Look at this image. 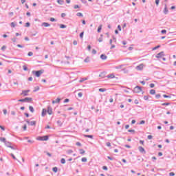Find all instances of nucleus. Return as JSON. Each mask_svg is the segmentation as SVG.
Masks as SVG:
<instances>
[{
  "instance_id": "c756f323",
  "label": "nucleus",
  "mask_w": 176,
  "mask_h": 176,
  "mask_svg": "<svg viewBox=\"0 0 176 176\" xmlns=\"http://www.w3.org/2000/svg\"><path fill=\"white\" fill-rule=\"evenodd\" d=\"M83 35H85V32H82L80 34V39H83Z\"/></svg>"
},
{
  "instance_id": "58836bf2",
  "label": "nucleus",
  "mask_w": 176,
  "mask_h": 176,
  "mask_svg": "<svg viewBox=\"0 0 176 176\" xmlns=\"http://www.w3.org/2000/svg\"><path fill=\"white\" fill-rule=\"evenodd\" d=\"M159 3H160V0H155V5L159 6Z\"/></svg>"
},
{
  "instance_id": "f8f14e48",
  "label": "nucleus",
  "mask_w": 176,
  "mask_h": 176,
  "mask_svg": "<svg viewBox=\"0 0 176 176\" xmlns=\"http://www.w3.org/2000/svg\"><path fill=\"white\" fill-rule=\"evenodd\" d=\"M46 113H47V110L46 109H43L41 116H46Z\"/></svg>"
},
{
  "instance_id": "7ed1b4c3",
  "label": "nucleus",
  "mask_w": 176,
  "mask_h": 176,
  "mask_svg": "<svg viewBox=\"0 0 176 176\" xmlns=\"http://www.w3.org/2000/svg\"><path fill=\"white\" fill-rule=\"evenodd\" d=\"M5 145H6V146H7V148H10V149H12L13 151H15V149H16V148H14V146H12V144L10 142H8V141L6 142Z\"/></svg>"
},
{
  "instance_id": "72a5a7b5",
  "label": "nucleus",
  "mask_w": 176,
  "mask_h": 176,
  "mask_svg": "<svg viewBox=\"0 0 176 176\" xmlns=\"http://www.w3.org/2000/svg\"><path fill=\"white\" fill-rule=\"evenodd\" d=\"M60 28H67V25H64V24H60Z\"/></svg>"
},
{
  "instance_id": "393cba45",
  "label": "nucleus",
  "mask_w": 176,
  "mask_h": 176,
  "mask_svg": "<svg viewBox=\"0 0 176 176\" xmlns=\"http://www.w3.org/2000/svg\"><path fill=\"white\" fill-rule=\"evenodd\" d=\"M36 140L38 141H43V136H38Z\"/></svg>"
},
{
  "instance_id": "e433bc0d",
  "label": "nucleus",
  "mask_w": 176,
  "mask_h": 176,
  "mask_svg": "<svg viewBox=\"0 0 176 176\" xmlns=\"http://www.w3.org/2000/svg\"><path fill=\"white\" fill-rule=\"evenodd\" d=\"M160 97H161L160 94L155 95V98H157V100H159V98H160Z\"/></svg>"
},
{
  "instance_id": "b1692460",
  "label": "nucleus",
  "mask_w": 176,
  "mask_h": 176,
  "mask_svg": "<svg viewBox=\"0 0 176 176\" xmlns=\"http://www.w3.org/2000/svg\"><path fill=\"white\" fill-rule=\"evenodd\" d=\"M99 91H100V93H104V91H107V89L105 88H100Z\"/></svg>"
},
{
  "instance_id": "9d476101",
  "label": "nucleus",
  "mask_w": 176,
  "mask_h": 176,
  "mask_svg": "<svg viewBox=\"0 0 176 176\" xmlns=\"http://www.w3.org/2000/svg\"><path fill=\"white\" fill-rule=\"evenodd\" d=\"M164 14H168V9L167 8V4H164Z\"/></svg>"
},
{
  "instance_id": "4be33fe9",
  "label": "nucleus",
  "mask_w": 176,
  "mask_h": 176,
  "mask_svg": "<svg viewBox=\"0 0 176 176\" xmlns=\"http://www.w3.org/2000/svg\"><path fill=\"white\" fill-rule=\"evenodd\" d=\"M150 94H151L152 96H153L154 94H156V91L155 89H151L150 91Z\"/></svg>"
},
{
  "instance_id": "680f3d73",
  "label": "nucleus",
  "mask_w": 176,
  "mask_h": 176,
  "mask_svg": "<svg viewBox=\"0 0 176 176\" xmlns=\"http://www.w3.org/2000/svg\"><path fill=\"white\" fill-rule=\"evenodd\" d=\"M3 114H4V115H6V113H8V110L3 109Z\"/></svg>"
},
{
  "instance_id": "c03bdc74",
  "label": "nucleus",
  "mask_w": 176,
  "mask_h": 176,
  "mask_svg": "<svg viewBox=\"0 0 176 176\" xmlns=\"http://www.w3.org/2000/svg\"><path fill=\"white\" fill-rule=\"evenodd\" d=\"M129 133H135V131L134 129H129L128 130Z\"/></svg>"
},
{
  "instance_id": "1a4fd4ad",
  "label": "nucleus",
  "mask_w": 176,
  "mask_h": 176,
  "mask_svg": "<svg viewBox=\"0 0 176 176\" xmlns=\"http://www.w3.org/2000/svg\"><path fill=\"white\" fill-rule=\"evenodd\" d=\"M28 93H30V89L23 90V91H22L21 95L27 96H28Z\"/></svg>"
},
{
  "instance_id": "4d7b16f0",
  "label": "nucleus",
  "mask_w": 176,
  "mask_h": 176,
  "mask_svg": "<svg viewBox=\"0 0 176 176\" xmlns=\"http://www.w3.org/2000/svg\"><path fill=\"white\" fill-rule=\"evenodd\" d=\"M92 54H97V51L96 50H92Z\"/></svg>"
},
{
  "instance_id": "4468645a",
  "label": "nucleus",
  "mask_w": 176,
  "mask_h": 176,
  "mask_svg": "<svg viewBox=\"0 0 176 176\" xmlns=\"http://www.w3.org/2000/svg\"><path fill=\"white\" fill-rule=\"evenodd\" d=\"M107 78H108L109 79H113V78H115V74H111L107 76Z\"/></svg>"
},
{
  "instance_id": "a18cd8bd",
  "label": "nucleus",
  "mask_w": 176,
  "mask_h": 176,
  "mask_svg": "<svg viewBox=\"0 0 176 176\" xmlns=\"http://www.w3.org/2000/svg\"><path fill=\"white\" fill-rule=\"evenodd\" d=\"M10 156H12V157L14 160H17V158H16V157L14 156V155L13 153L10 154Z\"/></svg>"
},
{
  "instance_id": "6e6d98bb",
  "label": "nucleus",
  "mask_w": 176,
  "mask_h": 176,
  "mask_svg": "<svg viewBox=\"0 0 176 176\" xmlns=\"http://www.w3.org/2000/svg\"><path fill=\"white\" fill-rule=\"evenodd\" d=\"M23 131H25V130H27V124H24V126H23Z\"/></svg>"
},
{
  "instance_id": "79ce46f5",
  "label": "nucleus",
  "mask_w": 176,
  "mask_h": 176,
  "mask_svg": "<svg viewBox=\"0 0 176 176\" xmlns=\"http://www.w3.org/2000/svg\"><path fill=\"white\" fill-rule=\"evenodd\" d=\"M34 53H32V52H29L28 54V56H29V57H31V56H33Z\"/></svg>"
},
{
  "instance_id": "f3484780",
  "label": "nucleus",
  "mask_w": 176,
  "mask_h": 176,
  "mask_svg": "<svg viewBox=\"0 0 176 176\" xmlns=\"http://www.w3.org/2000/svg\"><path fill=\"white\" fill-rule=\"evenodd\" d=\"M29 111H30L32 113H34V112H35V109H34V107L32 106L29 107Z\"/></svg>"
},
{
  "instance_id": "a878e982",
  "label": "nucleus",
  "mask_w": 176,
  "mask_h": 176,
  "mask_svg": "<svg viewBox=\"0 0 176 176\" xmlns=\"http://www.w3.org/2000/svg\"><path fill=\"white\" fill-rule=\"evenodd\" d=\"M36 124V121H32L30 122V126H35Z\"/></svg>"
},
{
  "instance_id": "603ef678",
  "label": "nucleus",
  "mask_w": 176,
  "mask_h": 176,
  "mask_svg": "<svg viewBox=\"0 0 176 176\" xmlns=\"http://www.w3.org/2000/svg\"><path fill=\"white\" fill-rule=\"evenodd\" d=\"M104 75H105L104 72L101 73V74L99 75L100 78H104Z\"/></svg>"
},
{
  "instance_id": "aec40b11",
  "label": "nucleus",
  "mask_w": 176,
  "mask_h": 176,
  "mask_svg": "<svg viewBox=\"0 0 176 176\" xmlns=\"http://www.w3.org/2000/svg\"><path fill=\"white\" fill-rule=\"evenodd\" d=\"M57 3H58L59 5H63L64 1L63 0H57Z\"/></svg>"
},
{
  "instance_id": "8fccbe9b",
  "label": "nucleus",
  "mask_w": 176,
  "mask_h": 176,
  "mask_svg": "<svg viewBox=\"0 0 176 176\" xmlns=\"http://www.w3.org/2000/svg\"><path fill=\"white\" fill-rule=\"evenodd\" d=\"M147 138H148V140H152V138H153V136H152L151 135H148L147 136Z\"/></svg>"
},
{
  "instance_id": "69168bd1",
  "label": "nucleus",
  "mask_w": 176,
  "mask_h": 176,
  "mask_svg": "<svg viewBox=\"0 0 176 176\" xmlns=\"http://www.w3.org/2000/svg\"><path fill=\"white\" fill-rule=\"evenodd\" d=\"M79 6H78V5H75L74 6V9H79Z\"/></svg>"
},
{
  "instance_id": "6e6552de",
  "label": "nucleus",
  "mask_w": 176,
  "mask_h": 176,
  "mask_svg": "<svg viewBox=\"0 0 176 176\" xmlns=\"http://www.w3.org/2000/svg\"><path fill=\"white\" fill-rule=\"evenodd\" d=\"M138 71H142L144 69V64H140L136 67Z\"/></svg>"
},
{
  "instance_id": "7c9ffc66",
  "label": "nucleus",
  "mask_w": 176,
  "mask_h": 176,
  "mask_svg": "<svg viewBox=\"0 0 176 176\" xmlns=\"http://www.w3.org/2000/svg\"><path fill=\"white\" fill-rule=\"evenodd\" d=\"M58 170V168L57 167H54L52 168V170L54 171V173H57Z\"/></svg>"
},
{
  "instance_id": "f257e3e1",
  "label": "nucleus",
  "mask_w": 176,
  "mask_h": 176,
  "mask_svg": "<svg viewBox=\"0 0 176 176\" xmlns=\"http://www.w3.org/2000/svg\"><path fill=\"white\" fill-rule=\"evenodd\" d=\"M32 74L33 75H35V76H36L37 78H39V76H41V75L42 74H43V70H38V71H35V70H33L32 72Z\"/></svg>"
},
{
  "instance_id": "2eb2a0df",
  "label": "nucleus",
  "mask_w": 176,
  "mask_h": 176,
  "mask_svg": "<svg viewBox=\"0 0 176 176\" xmlns=\"http://www.w3.org/2000/svg\"><path fill=\"white\" fill-rule=\"evenodd\" d=\"M100 58H101V60H107V58H108V57L107 56V55L102 54L100 55Z\"/></svg>"
},
{
  "instance_id": "bb28decb",
  "label": "nucleus",
  "mask_w": 176,
  "mask_h": 176,
  "mask_svg": "<svg viewBox=\"0 0 176 176\" xmlns=\"http://www.w3.org/2000/svg\"><path fill=\"white\" fill-rule=\"evenodd\" d=\"M81 162H82L83 163H86V162H87V158L86 157H82L81 159Z\"/></svg>"
},
{
  "instance_id": "c85d7f7f",
  "label": "nucleus",
  "mask_w": 176,
  "mask_h": 176,
  "mask_svg": "<svg viewBox=\"0 0 176 176\" xmlns=\"http://www.w3.org/2000/svg\"><path fill=\"white\" fill-rule=\"evenodd\" d=\"M76 16H78V17H83V14H82L81 12H78L76 14Z\"/></svg>"
},
{
  "instance_id": "0e129e2a",
  "label": "nucleus",
  "mask_w": 176,
  "mask_h": 176,
  "mask_svg": "<svg viewBox=\"0 0 176 176\" xmlns=\"http://www.w3.org/2000/svg\"><path fill=\"white\" fill-rule=\"evenodd\" d=\"M16 46H17V47H21V48L24 47V46H23V45H20V44L16 45Z\"/></svg>"
},
{
  "instance_id": "5701e85b",
  "label": "nucleus",
  "mask_w": 176,
  "mask_h": 176,
  "mask_svg": "<svg viewBox=\"0 0 176 176\" xmlns=\"http://www.w3.org/2000/svg\"><path fill=\"white\" fill-rule=\"evenodd\" d=\"M101 30H102V25H100L98 28V32H101Z\"/></svg>"
},
{
  "instance_id": "864d4df0",
  "label": "nucleus",
  "mask_w": 176,
  "mask_h": 176,
  "mask_svg": "<svg viewBox=\"0 0 176 176\" xmlns=\"http://www.w3.org/2000/svg\"><path fill=\"white\" fill-rule=\"evenodd\" d=\"M149 86H150V87H151V89H153V87H155V84L151 83V84L149 85Z\"/></svg>"
},
{
  "instance_id": "6ab92c4d",
  "label": "nucleus",
  "mask_w": 176,
  "mask_h": 176,
  "mask_svg": "<svg viewBox=\"0 0 176 176\" xmlns=\"http://www.w3.org/2000/svg\"><path fill=\"white\" fill-rule=\"evenodd\" d=\"M0 141H1V142H3L4 144H6V138H0Z\"/></svg>"
},
{
  "instance_id": "9b49d317",
  "label": "nucleus",
  "mask_w": 176,
  "mask_h": 176,
  "mask_svg": "<svg viewBox=\"0 0 176 176\" xmlns=\"http://www.w3.org/2000/svg\"><path fill=\"white\" fill-rule=\"evenodd\" d=\"M60 101H61V98H58L56 99V100H52V104H59Z\"/></svg>"
},
{
  "instance_id": "338daca9",
  "label": "nucleus",
  "mask_w": 176,
  "mask_h": 176,
  "mask_svg": "<svg viewBox=\"0 0 176 176\" xmlns=\"http://www.w3.org/2000/svg\"><path fill=\"white\" fill-rule=\"evenodd\" d=\"M106 145L107 146H111V142H107Z\"/></svg>"
},
{
  "instance_id": "dca6fc26",
  "label": "nucleus",
  "mask_w": 176,
  "mask_h": 176,
  "mask_svg": "<svg viewBox=\"0 0 176 176\" xmlns=\"http://www.w3.org/2000/svg\"><path fill=\"white\" fill-rule=\"evenodd\" d=\"M83 136H84L85 138H91V140H93V138H94L93 135H83Z\"/></svg>"
},
{
  "instance_id": "cd10ccee",
  "label": "nucleus",
  "mask_w": 176,
  "mask_h": 176,
  "mask_svg": "<svg viewBox=\"0 0 176 176\" xmlns=\"http://www.w3.org/2000/svg\"><path fill=\"white\" fill-rule=\"evenodd\" d=\"M23 71H28V67H27V65H25L23 66Z\"/></svg>"
},
{
  "instance_id": "bf43d9fd",
  "label": "nucleus",
  "mask_w": 176,
  "mask_h": 176,
  "mask_svg": "<svg viewBox=\"0 0 176 176\" xmlns=\"http://www.w3.org/2000/svg\"><path fill=\"white\" fill-rule=\"evenodd\" d=\"M139 124H145V120H142V121H140V122L139 123Z\"/></svg>"
},
{
  "instance_id": "a211bd4d",
  "label": "nucleus",
  "mask_w": 176,
  "mask_h": 176,
  "mask_svg": "<svg viewBox=\"0 0 176 176\" xmlns=\"http://www.w3.org/2000/svg\"><path fill=\"white\" fill-rule=\"evenodd\" d=\"M87 78H80V80H79V82L80 83H83V82H85V80H87Z\"/></svg>"
},
{
  "instance_id": "5fc2aeb1",
  "label": "nucleus",
  "mask_w": 176,
  "mask_h": 176,
  "mask_svg": "<svg viewBox=\"0 0 176 176\" xmlns=\"http://www.w3.org/2000/svg\"><path fill=\"white\" fill-rule=\"evenodd\" d=\"M102 169H103V170H105V171H107V170H108V167H107V166H104L102 167Z\"/></svg>"
},
{
  "instance_id": "412c9836",
  "label": "nucleus",
  "mask_w": 176,
  "mask_h": 176,
  "mask_svg": "<svg viewBox=\"0 0 176 176\" xmlns=\"http://www.w3.org/2000/svg\"><path fill=\"white\" fill-rule=\"evenodd\" d=\"M47 140H49V136L47 135L43 136V141H47Z\"/></svg>"
},
{
  "instance_id": "ddd939ff",
  "label": "nucleus",
  "mask_w": 176,
  "mask_h": 176,
  "mask_svg": "<svg viewBox=\"0 0 176 176\" xmlns=\"http://www.w3.org/2000/svg\"><path fill=\"white\" fill-rule=\"evenodd\" d=\"M41 27H50V24L47 22H43L41 24Z\"/></svg>"
},
{
  "instance_id": "4c0bfd02",
  "label": "nucleus",
  "mask_w": 176,
  "mask_h": 176,
  "mask_svg": "<svg viewBox=\"0 0 176 176\" xmlns=\"http://www.w3.org/2000/svg\"><path fill=\"white\" fill-rule=\"evenodd\" d=\"M148 99H149V96H144V100H145V101H148Z\"/></svg>"
},
{
  "instance_id": "c9c22d12",
  "label": "nucleus",
  "mask_w": 176,
  "mask_h": 176,
  "mask_svg": "<svg viewBox=\"0 0 176 176\" xmlns=\"http://www.w3.org/2000/svg\"><path fill=\"white\" fill-rule=\"evenodd\" d=\"M162 105L163 107H164V106H166V107H167V106L170 105V102L162 103Z\"/></svg>"
},
{
  "instance_id": "473e14b6",
  "label": "nucleus",
  "mask_w": 176,
  "mask_h": 176,
  "mask_svg": "<svg viewBox=\"0 0 176 176\" xmlns=\"http://www.w3.org/2000/svg\"><path fill=\"white\" fill-rule=\"evenodd\" d=\"M79 151H80V155H83L84 153H85V150H83V149H82V148H80V150H79Z\"/></svg>"
},
{
  "instance_id": "f704fd0d",
  "label": "nucleus",
  "mask_w": 176,
  "mask_h": 176,
  "mask_svg": "<svg viewBox=\"0 0 176 176\" xmlns=\"http://www.w3.org/2000/svg\"><path fill=\"white\" fill-rule=\"evenodd\" d=\"M160 47V45H157L152 49V50H157Z\"/></svg>"
},
{
  "instance_id": "774afa93",
  "label": "nucleus",
  "mask_w": 176,
  "mask_h": 176,
  "mask_svg": "<svg viewBox=\"0 0 176 176\" xmlns=\"http://www.w3.org/2000/svg\"><path fill=\"white\" fill-rule=\"evenodd\" d=\"M50 21H52V22H53V21H56V19H54V18H51V19H50Z\"/></svg>"
},
{
  "instance_id": "ea45409f",
  "label": "nucleus",
  "mask_w": 176,
  "mask_h": 176,
  "mask_svg": "<svg viewBox=\"0 0 176 176\" xmlns=\"http://www.w3.org/2000/svg\"><path fill=\"white\" fill-rule=\"evenodd\" d=\"M78 96L80 98H82L83 96V93L80 92V93H78Z\"/></svg>"
},
{
  "instance_id": "20e7f679",
  "label": "nucleus",
  "mask_w": 176,
  "mask_h": 176,
  "mask_svg": "<svg viewBox=\"0 0 176 176\" xmlns=\"http://www.w3.org/2000/svg\"><path fill=\"white\" fill-rule=\"evenodd\" d=\"M141 91H142V89L140 86H136L133 89V93H141Z\"/></svg>"
},
{
  "instance_id": "052dcab7",
  "label": "nucleus",
  "mask_w": 176,
  "mask_h": 176,
  "mask_svg": "<svg viewBox=\"0 0 176 176\" xmlns=\"http://www.w3.org/2000/svg\"><path fill=\"white\" fill-rule=\"evenodd\" d=\"M169 175H170V176H174V175H175V173H174V172H170V173H169Z\"/></svg>"
},
{
  "instance_id": "2f4dec72",
  "label": "nucleus",
  "mask_w": 176,
  "mask_h": 176,
  "mask_svg": "<svg viewBox=\"0 0 176 176\" xmlns=\"http://www.w3.org/2000/svg\"><path fill=\"white\" fill-rule=\"evenodd\" d=\"M60 163H61L62 164H65V159L62 158V159L60 160Z\"/></svg>"
},
{
  "instance_id": "13d9d810",
  "label": "nucleus",
  "mask_w": 176,
  "mask_h": 176,
  "mask_svg": "<svg viewBox=\"0 0 176 176\" xmlns=\"http://www.w3.org/2000/svg\"><path fill=\"white\" fill-rule=\"evenodd\" d=\"M30 25H31V23H30V22H28L25 23V27H30Z\"/></svg>"
},
{
  "instance_id": "3c124183",
  "label": "nucleus",
  "mask_w": 176,
  "mask_h": 176,
  "mask_svg": "<svg viewBox=\"0 0 176 176\" xmlns=\"http://www.w3.org/2000/svg\"><path fill=\"white\" fill-rule=\"evenodd\" d=\"M76 145H77V146H82V144L80 142H77L76 143Z\"/></svg>"
},
{
  "instance_id": "49530a36",
  "label": "nucleus",
  "mask_w": 176,
  "mask_h": 176,
  "mask_svg": "<svg viewBox=\"0 0 176 176\" xmlns=\"http://www.w3.org/2000/svg\"><path fill=\"white\" fill-rule=\"evenodd\" d=\"M67 152L68 155H71V153H74V151L72 150H67Z\"/></svg>"
},
{
  "instance_id": "de8ad7c7",
  "label": "nucleus",
  "mask_w": 176,
  "mask_h": 176,
  "mask_svg": "<svg viewBox=\"0 0 176 176\" xmlns=\"http://www.w3.org/2000/svg\"><path fill=\"white\" fill-rule=\"evenodd\" d=\"M11 27H12L13 28H14V27H16V23H14V22H12V23H11Z\"/></svg>"
},
{
  "instance_id": "e2e57ef3",
  "label": "nucleus",
  "mask_w": 176,
  "mask_h": 176,
  "mask_svg": "<svg viewBox=\"0 0 176 176\" xmlns=\"http://www.w3.org/2000/svg\"><path fill=\"white\" fill-rule=\"evenodd\" d=\"M161 32H162V34H166V32H167V30H162L161 31Z\"/></svg>"
},
{
  "instance_id": "a19ab883",
  "label": "nucleus",
  "mask_w": 176,
  "mask_h": 176,
  "mask_svg": "<svg viewBox=\"0 0 176 176\" xmlns=\"http://www.w3.org/2000/svg\"><path fill=\"white\" fill-rule=\"evenodd\" d=\"M164 98H171V96L168 95H163Z\"/></svg>"
},
{
  "instance_id": "09e8293b",
  "label": "nucleus",
  "mask_w": 176,
  "mask_h": 176,
  "mask_svg": "<svg viewBox=\"0 0 176 176\" xmlns=\"http://www.w3.org/2000/svg\"><path fill=\"white\" fill-rule=\"evenodd\" d=\"M85 63H90V59H89V58H87L85 59Z\"/></svg>"
},
{
  "instance_id": "f03ea898",
  "label": "nucleus",
  "mask_w": 176,
  "mask_h": 176,
  "mask_svg": "<svg viewBox=\"0 0 176 176\" xmlns=\"http://www.w3.org/2000/svg\"><path fill=\"white\" fill-rule=\"evenodd\" d=\"M18 101L19 102H31V101H32V98H25L24 99H19Z\"/></svg>"
},
{
  "instance_id": "0eeeda50",
  "label": "nucleus",
  "mask_w": 176,
  "mask_h": 176,
  "mask_svg": "<svg viewBox=\"0 0 176 176\" xmlns=\"http://www.w3.org/2000/svg\"><path fill=\"white\" fill-rule=\"evenodd\" d=\"M47 113H48V115H52L53 113V109L50 106L47 107Z\"/></svg>"
},
{
  "instance_id": "39448f33",
  "label": "nucleus",
  "mask_w": 176,
  "mask_h": 176,
  "mask_svg": "<svg viewBox=\"0 0 176 176\" xmlns=\"http://www.w3.org/2000/svg\"><path fill=\"white\" fill-rule=\"evenodd\" d=\"M138 149H139V151L140 152V153H143L144 155H145V153H146V151H145V148H144V147L139 146Z\"/></svg>"
},
{
  "instance_id": "37998d69",
  "label": "nucleus",
  "mask_w": 176,
  "mask_h": 176,
  "mask_svg": "<svg viewBox=\"0 0 176 176\" xmlns=\"http://www.w3.org/2000/svg\"><path fill=\"white\" fill-rule=\"evenodd\" d=\"M1 50H3V52H5V50H6V45H3L1 47Z\"/></svg>"
},
{
  "instance_id": "423d86ee",
  "label": "nucleus",
  "mask_w": 176,
  "mask_h": 176,
  "mask_svg": "<svg viewBox=\"0 0 176 176\" xmlns=\"http://www.w3.org/2000/svg\"><path fill=\"white\" fill-rule=\"evenodd\" d=\"M163 56H164V52H161L160 53H158L155 57L156 58H161V57H163Z\"/></svg>"
}]
</instances>
